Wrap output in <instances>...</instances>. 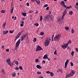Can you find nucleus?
Here are the masks:
<instances>
[{
    "label": "nucleus",
    "instance_id": "6e6d98bb",
    "mask_svg": "<svg viewBox=\"0 0 78 78\" xmlns=\"http://www.w3.org/2000/svg\"><path fill=\"white\" fill-rule=\"evenodd\" d=\"M16 39H18V38H19V36H18V35H17V36L16 37Z\"/></svg>",
    "mask_w": 78,
    "mask_h": 78
},
{
    "label": "nucleus",
    "instance_id": "680f3d73",
    "mask_svg": "<svg viewBox=\"0 0 78 78\" xmlns=\"http://www.w3.org/2000/svg\"><path fill=\"white\" fill-rule=\"evenodd\" d=\"M13 9H14V7H12V9H11V11H13Z\"/></svg>",
    "mask_w": 78,
    "mask_h": 78
},
{
    "label": "nucleus",
    "instance_id": "37998d69",
    "mask_svg": "<svg viewBox=\"0 0 78 78\" xmlns=\"http://www.w3.org/2000/svg\"><path fill=\"white\" fill-rule=\"evenodd\" d=\"M51 73V72H50L49 71H47L46 72V73H48H48Z\"/></svg>",
    "mask_w": 78,
    "mask_h": 78
},
{
    "label": "nucleus",
    "instance_id": "dca6fc26",
    "mask_svg": "<svg viewBox=\"0 0 78 78\" xmlns=\"http://www.w3.org/2000/svg\"><path fill=\"white\" fill-rule=\"evenodd\" d=\"M8 33V30H6V31H3V34H6Z\"/></svg>",
    "mask_w": 78,
    "mask_h": 78
},
{
    "label": "nucleus",
    "instance_id": "f3484780",
    "mask_svg": "<svg viewBox=\"0 0 78 78\" xmlns=\"http://www.w3.org/2000/svg\"><path fill=\"white\" fill-rule=\"evenodd\" d=\"M48 57L47 55H45L43 57V59H47Z\"/></svg>",
    "mask_w": 78,
    "mask_h": 78
},
{
    "label": "nucleus",
    "instance_id": "72a5a7b5",
    "mask_svg": "<svg viewBox=\"0 0 78 78\" xmlns=\"http://www.w3.org/2000/svg\"><path fill=\"white\" fill-rule=\"evenodd\" d=\"M15 64H16V65H18V64H19V62H18V61H16L15 62Z\"/></svg>",
    "mask_w": 78,
    "mask_h": 78
},
{
    "label": "nucleus",
    "instance_id": "f8f14e48",
    "mask_svg": "<svg viewBox=\"0 0 78 78\" xmlns=\"http://www.w3.org/2000/svg\"><path fill=\"white\" fill-rule=\"evenodd\" d=\"M36 67L37 68V69H42V67L39 65H37L36 66Z\"/></svg>",
    "mask_w": 78,
    "mask_h": 78
},
{
    "label": "nucleus",
    "instance_id": "5fc2aeb1",
    "mask_svg": "<svg viewBox=\"0 0 78 78\" xmlns=\"http://www.w3.org/2000/svg\"><path fill=\"white\" fill-rule=\"evenodd\" d=\"M46 59H48V61H50V58H48H48H46Z\"/></svg>",
    "mask_w": 78,
    "mask_h": 78
},
{
    "label": "nucleus",
    "instance_id": "9d476101",
    "mask_svg": "<svg viewBox=\"0 0 78 78\" xmlns=\"http://www.w3.org/2000/svg\"><path fill=\"white\" fill-rule=\"evenodd\" d=\"M68 62H69V60H67L66 61L65 63V68H67V64H68Z\"/></svg>",
    "mask_w": 78,
    "mask_h": 78
},
{
    "label": "nucleus",
    "instance_id": "338daca9",
    "mask_svg": "<svg viewBox=\"0 0 78 78\" xmlns=\"http://www.w3.org/2000/svg\"><path fill=\"white\" fill-rule=\"evenodd\" d=\"M22 24H23V23H24V21H22Z\"/></svg>",
    "mask_w": 78,
    "mask_h": 78
},
{
    "label": "nucleus",
    "instance_id": "473e14b6",
    "mask_svg": "<svg viewBox=\"0 0 78 78\" xmlns=\"http://www.w3.org/2000/svg\"><path fill=\"white\" fill-rule=\"evenodd\" d=\"M35 62H39V59H38V58L36 59Z\"/></svg>",
    "mask_w": 78,
    "mask_h": 78
},
{
    "label": "nucleus",
    "instance_id": "f03ea898",
    "mask_svg": "<svg viewBox=\"0 0 78 78\" xmlns=\"http://www.w3.org/2000/svg\"><path fill=\"white\" fill-rule=\"evenodd\" d=\"M50 16L47 15L44 18L43 20L44 21H47L50 20Z\"/></svg>",
    "mask_w": 78,
    "mask_h": 78
},
{
    "label": "nucleus",
    "instance_id": "4d7b16f0",
    "mask_svg": "<svg viewBox=\"0 0 78 78\" xmlns=\"http://www.w3.org/2000/svg\"><path fill=\"white\" fill-rule=\"evenodd\" d=\"M50 19H51V20H53V18H51V16H50Z\"/></svg>",
    "mask_w": 78,
    "mask_h": 78
},
{
    "label": "nucleus",
    "instance_id": "79ce46f5",
    "mask_svg": "<svg viewBox=\"0 0 78 78\" xmlns=\"http://www.w3.org/2000/svg\"><path fill=\"white\" fill-rule=\"evenodd\" d=\"M56 51H56V50H55V52H54L55 55H57V53L56 52Z\"/></svg>",
    "mask_w": 78,
    "mask_h": 78
},
{
    "label": "nucleus",
    "instance_id": "aec40b11",
    "mask_svg": "<svg viewBox=\"0 0 78 78\" xmlns=\"http://www.w3.org/2000/svg\"><path fill=\"white\" fill-rule=\"evenodd\" d=\"M58 72H61V73H62V69H59L58 71Z\"/></svg>",
    "mask_w": 78,
    "mask_h": 78
},
{
    "label": "nucleus",
    "instance_id": "4c0bfd02",
    "mask_svg": "<svg viewBox=\"0 0 78 78\" xmlns=\"http://www.w3.org/2000/svg\"><path fill=\"white\" fill-rule=\"evenodd\" d=\"M73 54H74V51H73L71 52V55L73 56Z\"/></svg>",
    "mask_w": 78,
    "mask_h": 78
},
{
    "label": "nucleus",
    "instance_id": "a878e982",
    "mask_svg": "<svg viewBox=\"0 0 78 78\" xmlns=\"http://www.w3.org/2000/svg\"><path fill=\"white\" fill-rule=\"evenodd\" d=\"M22 15L24 17H26V16H27V13H23Z\"/></svg>",
    "mask_w": 78,
    "mask_h": 78
},
{
    "label": "nucleus",
    "instance_id": "f704fd0d",
    "mask_svg": "<svg viewBox=\"0 0 78 78\" xmlns=\"http://www.w3.org/2000/svg\"><path fill=\"white\" fill-rule=\"evenodd\" d=\"M1 12L2 13H5V11L2 10L1 11Z\"/></svg>",
    "mask_w": 78,
    "mask_h": 78
},
{
    "label": "nucleus",
    "instance_id": "7c9ffc66",
    "mask_svg": "<svg viewBox=\"0 0 78 78\" xmlns=\"http://www.w3.org/2000/svg\"><path fill=\"white\" fill-rule=\"evenodd\" d=\"M9 33H11V34H12V33H14V30H10L9 31Z\"/></svg>",
    "mask_w": 78,
    "mask_h": 78
},
{
    "label": "nucleus",
    "instance_id": "09e8293b",
    "mask_svg": "<svg viewBox=\"0 0 78 78\" xmlns=\"http://www.w3.org/2000/svg\"><path fill=\"white\" fill-rule=\"evenodd\" d=\"M46 9V10H47V11H48V10H49V7H47Z\"/></svg>",
    "mask_w": 78,
    "mask_h": 78
},
{
    "label": "nucleus",
    "instance_id": "2eb2a0df",
    "mask_svg": "<svg viewBox=\"0 0 78 78\" xmlns=\"http://www.w3.org/2000/svg\"><path fill=\"white\" fill-rule=\"evenodd\" d=\"M51 40V39H50V37H48L47 40H46V41H47V42H50V41Z\"/></svg>",
    "mask_w": 78,
    "mask_h": 78
},
{
    "label": "nucleus",
    "instance_id": "0eeeda50",
    "mask_svg": "<svg viewBox=\"0 0 78 78\" xmlns=\"http://www.w3.org/2000/svg\"><path fill=\"white\" fill-rule=\"evenodd\" d=\"M6 62H7L8 64L9 65H10V64L11 63V60L9 58H8L7 59L6 61Z\"/></svg>",
    "mask_w": 78,
    "mask_h": 78
},
{
    "label": "nucleus",
    "instance_id": "20e7f679",
    "mask_svg": "<svg viewBox=\"0 0 78 78\" xmlns=\"http://www.w3.org/2000/svg\"><path fill=\"white\" fill-rule=\"evenodd\" d=\"M68 45H69V44L66 43L65 44H64V45H62V48H64V49H66L67 47V46H68Z\"/></svg>",
    "mask_w": 78,
    "mask_h": 78
},
{
    "label": "nucleus",
    "instance_id": "412c9836",
    "mask_svg": "<svg viewBox=\"0 0 78 78\" xmlns=\"http://www.w3.org/2000/svg\"><path fill=\"white\" fill-rule=\"evenodd\" d=\"M69 14L70 15H72V14H73V11H70L69 12Z\"/></svg>",
    "mask_w": 78,
    "mask_h": 78
},
{
    "label": "nucleus",
    "instance_id": "c9c22d12",
    "mask_svg": "<svg viewBox=\"0 0 78 78\" xmlns=\"http://www.w3.org/2000/svg\"><path fill=\"white\" fill-rule=\"evenodd\" d=\"M15 69L16 70H19V68L18 67H16L15 68Z\"/></svg>",
    "mask_w": 78,
    "mask_h": 78
},
{
    "label": "nucleus",
    "instance_id": "3c124183",
    "mask_svg": "<svg viewBox=\"0 0 78 78\" xmlns=\"http://www.w3.org/2000/svg\"><path fill=\"white\" fill-rule=\"evenodd\" d=\"M42 63H43V64H45V61L44 60L43 61Z\"/></svg>",
    "mask_w": 78,
    "mask_h": 78
},
{
    "label": "nucleus",
    "instance_id": "c85d7f7f",
    "mask_svg": "<svg viewBox=\"0 0 78 78\" xmlns=\"http://www.w3.org/2000/svg\"><path fill=\"white\" fill-rule=\"evenodd\" d=\"M21 35H22L21 32L19 33L17 35L18 36H21Z\"/></svg>",
    "mask_w": 78,
    "mask_h": 78
},
{
    "label": "nucleus",
    "instance_id": "4be33fe9",
    "mask_svg": "<svg viewBox=\"0 0 78 78\" xmlns=\"http://www.w3.org/2000/svg\"><path fill=\"white\" fill-rule=\"evenodd\" d=\"M6 23L5 22L3 24V25L2 26L4 28H5V25H6Z\"/></svg>",
    "mask_w": 78,
    "mask_h": 78
},
{
    "label": "nucleus",
    "instance_id": "58836bf2",
    "mask_svg": "<svg viewBox=\"0 0 78 78\" xmlns=\"http://www.w3.org/2000/svg\"><path fill=\"white\" fill-rule=\"evenodd\" d=\"M37 75H39V74H41V72H37Z\"/></svg>",
    "mask_w": 78,
    "mask_h": 78
},
{
    "label": "nucleus",
    "instance_id": "a211bd4d",
    "mask_svg": "<svg viewBox=\"0 0 78 78\" xmlns=\"http://www.w3.org/2000/svg\"><path fill=\"white\" fill-rule=\"evenodd\" d=\"M14 62H11V63L10 64V65H9V66H11V67H12L13 65H14Z\"/></svg>",
    "mask_w": 78,
    "mask_h": 78
},
{
    "label": "nucleus",
    "instance_id": "ddd939ff",
    "mask_svg": "<svg viewBox=\"0 0 78 78\" xmlns=\"http://www.w3.org/2000/svg\"><path fill=\"white\" fill-rule=\"evenodd\" d=\"M35 1L36 2V3L38 5H39L41 3V2H40V1L37 0H35Z\"/></svg>",
    "mask_w": 78,
    "mask_h": 78
},
{
    "label": "nucleus",
    "instance_id": "cd10ccee",
    "mask_svg": "<svg viewBox=\"0 0 78 78\" xmlns=\"http://www.w3.org/2000/svg\"><path fill=\"white\" fill-rule=\"evenodd\" d=\"M43 19V17H42V16H40V21H42Z\"/></svg>",
    "mask_w": 78,
    "mask_h": 78
},
{
    "label": "nucleus",
    "instance_id": "a18cd8bd",
    "mask_svg": "<svg viewBox=\"0 0 78 78\" xmlns=\"http://www.w3.org/2000/svg\"><path fill=\"white\" fill-rule=\"evenodd\" d=\"M64 15H62V20H63V19H64Z\"/></svg>",
    "mask_w": 78,
    "mask_h": 78
},
{
    "label": "nucleus",
    "instance_id": "7ed1b4c3",
    "mask_svg": "<svg viewBox=\"0 0 78 78\" xmlns=\"http://www.w3.org/2000/svg\"><path fill=\"white\" fill-rule=\"evenodd\" d=\"M43 49L42 48L41 46H40L39 45H38L37 48L36 49V51H40L41 50H43Z\"/></svg>",
    "mask_w": 78,
    "mask_h": 78
},
{
    "label": "nucleus",
    "instance_id": "b1692460",
    "mask_svg": "<svg viewBox=\"0 0 78 78\" xmlns=\"http://www.w3.org/2000/svg\"><path fill=\"white\" fill-rule=\"evenodd\" d=\"M33 41L34 42H35L36 41H37V39H36V38H34Z\"/></svg>",
    "mask_w": 78,
    "mask_h": 78
},
{
    "label": "nucleus",
    "instance_id": "bf43d9fd",
    "mask_svg": "<svg viewBox=\"0 0 78 78\" xmlns=\"http://www.w3.org/2000/svg\"><path fill=\"white\" fill-rule=\"evenodd\" d=\"M36 27H38L39 26V24L38 23H37L36 24Z\"/></svg>",
    "mask_w": 78,
    "mask_h": 78
},
{
    "label": "nucleus",
    "instance_id": "13d9d810",
    "mask_svg": "<svg viewBox=\"0 0 78 78\" xmlns=\"http://www.w3.org/2000/svg\"><path fill=\"white\" fill-rule=\"evenodd\" d=\"M26 5H27L28 6H29V3L27 2V4Z\"/></svg>",
    "mask_w": 78,
    "mask_h": 78
},
{
    "label": "nucleus",
    "instance_id": "6ab92c4d",
    "mask_svg": "<svg viewBox=\"0 0 78 78\" xmlns=\"http://www.w3.org/2000/svg\"><path fill=\"white\" fill-rule=\"evenodd\" d=\"M12 75L13 76H14V77H15V76H16V73H13L12 74Z\"/></svg>",
    "mask_w": 78,
    "mask_h": 78
},
{
    "label": "nucleus",
    "instance_id": "5701e85b",
    "mask_svg": "<svg viewBox=\"0 0 78 78\" xmlns=\"http://www.w3.org/2000/svg\"><path fill=\"white\" fill-rule=\"evenodd\" d=\"M50 75L51 76H53V75H54V74L52 72H51L50 73Z\"/></svg>",
    "mask_w": 78,
    "mask_h": 78
},
{
    "label": "nucleus",
    "instance_id": "e2e57ef3",
    "mask_svg": "<svg viewBox=\"0 0 78 78\" xmlns=\"http://www.w3.org/2000/svg\"><path fill=\"white\" fill-rule=\"evenodd\" d=\"M70 75L71 76H73V74H71V73Z\"/></svg>",
    "mask_w": 78,
    "mask_h": 78
},
{
    "label": "nucleus",
    "instance_id": "69168bd1",
    "mask_svg": "<svg viewBox=\"0 0 78 78\" xmlns=\"http://www.w3.org/2000/svg\"><path fill=\"white\" fill-rule=\"evenodd\" d=\"M53 37H54V34H53V35L52 37V38H53Z\"/></svg>",
    "mask_w": 78,
    "mask_h": 78
},
{
    "label": "nucleus",
    "instance_id": "864d4df0",
    "mask_svg": "<svg viewBox=\"0 0 78 78\" xmlns=\"http://www.w3.org/2000/svg\"><path fill=\"white\" fill-rule=\"evenodd\" d=\"M1 72H2V73H3V72H4V69H2L1 71Z\"/></svg>",
    "mask_w": 78,
    "mask_h": 78
},
{
    "label": "nucleus",
    "instance_id": "e433bc0d",
    "mask_svg": "<svg viewBox=\"0 0 78 78\" xmlns=\"http://www.w3.org/2000/svg\"><path fill=\"white\" fill-rule=\"evenodd\" d=\"M19 69L20 70H23V68H22V67L21 66H20L19 67Z\"/></svg>",
    "mask_w": 78,
    "mask_h": 78
},
{
    "label": "nucleus",
    "instance_id": "774afa93",
    "mask_svg": "<svg viewBox=\"0 0 78 78\" xmlns=\"http://www.w3.org/2000/svg\"><path fill=\"white\" fill-rule=\"evenodd\" d=\"M76 5L77 6H78V2H76Z\"/></svg>",
    "mask_w": 78,
    "mask_h": 78
},
{
    "label": "nucleus",
    "instance_id": "f257e3e1",
    "mask_svg": "<svg viewBox=\"0 0 78 78\" xmlns=\"http://www.w3.org/2000/svg\"><path fill=\"white\" fill-rule=\"evenodd\" d=\"M61 36H60V34H58L57 35H56L54 38V41L56 42L58 41L59 40Z\"/></svg>",
    "mask_w": 78,
    "mask_h": 78
},
{
    "label": "nucleus",
    "instance_id": "a19ab883",
    "mask_svg": "<svg viewBox=\"0 0 78 78\" xmlns=\"http://www.w3.org/2000/svg\"><path fill=\"white\" fill-rule=\"evenodd\" d=\"M70 64H71V66H73V62H70Z\"/></svg>",
    "mask_w": 78,
    "mask_h": 78
},
{
    "label": "nucleus",
    "instance_id": "2f4dec72",
    "mask_svg": "<svg viewBox=\"0 0 78 78\" xmlns=\"http://www.w3.org/2000/svg\"><path fill=\"white\" fill-rule=\"evenodd\" d=\"M69 77H70V75L69 74L66 75V78H69Z\"/></svg>",
    "mask_w": 78,
    "mask_h": 78
},
{
    "label": "nucleus",
    "instance_id": "603ef678",
    "mask_svg": "<svg viewBox=\"0 0 78 78\" xmlns=\"http://www.w3.org/2000/svg\"><path fill=\"white\" fill-rule=\"evenodd\" d=\"M75 49L76 51H77V52H78V48H76Z\"/></svg>",
    "mask_w": 78,
    "mask_h": 78
},
{
    "label": "nucleus",
    "instance_id": "393cba45",
    "mask_svg": "<svg viewBox=\"0 0 78 78\" xmlns=\"http://www.w3.org/2000/svg\"><path fill=\"white\" fill-rule=\"evenodd\" d=\"M65 29L66 30H69V27H65Z\"/></svg>",
    "mask_w": 78,
    "mask_h": 78
},
{
    "label": "nucleus",
    "instance_id": "49530a36",
    "mask_svg": "<svg viewBox=\"0 0 78 78\" xmlns=\"http://www.w3.org/2000/svg\"><path fill=\"white\" fill-rule=\"evenodd\" d=\"M75 8H76L77 9H78V6H77L76 5H75Z\"/></svg>",
    "mask_w": 78,
    "mask_h": 78
},
{
    "label": "nucleus",
    "instance_id": "c756f323",
    "mask_svg": "<svg viewBox=\"0 0 78 78\" xmlns=\"http://www.w3.org/2000/svg\"><path fill=\"white\" fill-rule=\"evenodd\" d=\"M40 35L41 36H43V35H44V33L43 32H41Z\"/></svg>",
    "mask_w": 78,
    "mask_h": 78
},
{
    "label": "nucleus",
    "instance_id": "052dcab7",
    "mask_svg": "<svg viewBox=\"0 0 78 78\" xmlns=\"http://www.w3.org/2000/svg\"><path fill=\"white\" fill-rule=\"evenodd\" d=\"M23 26V24H20V26L22 27Z\"/></svg>",
    "mask_w": 78,
    "mask_h": 78
},
{
    "label": "nucleus",
    "instance_id": "39448f33",
    "mask_svg": "<svg viewBox=\"0 0 78 78\" xmlns=\"http://www.w3.org/2000/svg\"><path fill=\"white\" fill-rule=\"evenodd\" d=\"M27 35H28V34H26L23 35L21 38V41H23V40L25 39V37H26L27 36Z\"/></svg>",
    "mask_w": 78,
    "mask_h": 78
},
{
    "label": "nucleus",
    "instance_id": "de8ad7c7",
    "mask_svg": "<svg viewBox=\"0 0 78 78\" xmlns=\"http://www.w3.org/2000/svg\"><path fill=\"white\" fill-rule=\"evenodd\" d=\"M9 49H6L5 51H6L7 52H9Z\"/></svg>",
    "mask_w": 78,
    "mask_h": 78
},
{
    "label": "nucleus",
    "instance_id": "ea45409f",
    "mask_svg": "<svg viewBox=\"0 0 78 78\" xmlns=\"http://www.w3.org/2000/svg\"><path fill=\"white\" fill-rule=\"evenodd\" d=\"M71 74H72L73 75V74H74V72H73V70H72L71 71Z\"/></svg>",
    "mask_w": 78,
    "mask_h": 78
},
{
    "label": "nucleus",
    "instance_id": "9b49d317",
    "mask_svg": "<svg viewBox=\"0 0 78 78\" xmlns=\"http://www.w3.org/2000/svg\"><path fill=\"white\" fill-rule=\"evenodd\" d=\"M66 9H65L63 13V15L65 16L67 14V10H66Z\"/></svg>",
    "mask_w": 78,
    "mask_h": 78
},
{
    "label": "nucleus",
    "instance_id": "8fccbe9b",
    "mask_svg": "<svg viewBox=\"0 0 78 78\" xmlns=\"http://www.w3.org/2000/svg\"><path fill=\"white\" fill-rule=\"evenodd\" d=\"M44 7H47L48 6V4H45L44 5Z\"/></svg>",
    "mask_w": 78,
    "mask_h": 78
},
{
    "label": "nucleus",
    "instance_id": "6e6552de",
    "mask_svg": "<svg viewBox=\"0 0 78 78\" xmlns=\"http://www.w3.org/2000/svg\"><path fill=\"white\" fill-rule=\"evenodd\" d=\"M60 4L64 7H66V5H65V2L64 1H62L60 2Z\"/></svg>",
    "mask_w": 78,
    "mask_h": 78
},
{
    "label": "nucleus",
    "instance_id": "1a4fd4ad",
    "mask_svg": "<svg viewBox=\"0 0 78 78\" xmlns=\"http://www.w3.org/2000/svg\"><path fill=\"white\" fill-rule=\"evenodd\" d=\"M50 42H48L47 41H45V42L44 43V45L47 47V45H49V44Z\"/></svg>",
    "mask_w": 78,
    "mask_h": 78
},
{
    "label": "nucleus",
    "instance_id": "c03bdc74",
    "mask_svg": "<svg viewBox=\"0 0 78 78\" xmlns=\"http://www.w3.org/2000/svg\"><path fill=\"white\" fill-rule=\"evenodd\" d=\"M72 42V41H69L68 42V44H70Z\"/></svg>",
    "mask_w": 78,
    "mask_h": 78
},
{
    "label": "nucleus",
    "instance_id": "423d86ee",
    "mask_svg": "<svg viewBox=\"0 0 78 78\" xmlns=\"http://www.w3.org/2000/svg\"><path fill=\"white\" fill-rule=\"evenodd\" d=\"M20 39H19L18 41H17V42L16 43V47H18L19 46V44H20Z\"/></svg>",
    "mask_w": 78,
    "mask_h": 78
},
{
    "label": "nucleus",
    "instance_id": "0e129e2a",
    "mask_svg": "<svg viewBox=\"0 0 78 78\" xmlns=\"http://www.w3.org/2000/svg\"><path fill=\"white\" fill-rule=\"evenodd\" d=\"M17 49V48L16 47V48H14L15 50H16Z\"/></svg>",
    "mask_w": 78,
    "mask_h": 78
},
{
    "label": "nucleus",
    "instance_id": "bb28decb",
    "mask_svg": "<svg viewBox=\"0 0 78 78\" xmlns=\"http://www.w3.org/2000/svg\"><path fill=\"white\" fill-rule=\"evenodd\" d=\"M71 31H72V33L73 34L74 33V32H75V31L73 29H72Z\"/></svg>",
    "mask_w": 78,
    "mask_h": 78
},
{
    "label": "nucleus",
    "instance_id": "4468645a",
    "mask_svg": "<svg viewBox=\"0 0 78 78\" xmlns=\"http://www.w3.org/2000/svg\"><path fill=\"white\" fill-rule=\"evenodd\" d=\"M64 8H66V11H67V9H70V8H72V6H70L68 7L66 5V7H64Z\"/></svg>",
    "mask_w": 78,
    "mask_h": 78
}]
</instances>
